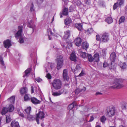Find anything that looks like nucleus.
Instances as JSON below:
<instances>
[{
  "label": "nucleus",
  "instance_id": "f257e3e1",
  "mask_svg": "<svg viewBox=\"0 0 127 127\" xmlns=\"http://www.w3.org/2000/svg\"><path fill=\"white\" fill-rule=\"evenodd\" d=\"M123 80L121 79L115 78L113 83V85L111 88L113 89H119L124 87L123 84Z\"/></svg>",
  "mask_w": 127,
  "mask_h": 127
},
{
  "label": "nucleus",
  "instance_id": "f03ea898",
  "mask_svg": "<svg viewBox=\"0 0 127 127\" xmlns=\"http://www.w3.org/2000/svg\"><path fill=\"white\" fill-rule=\"evenodd\" d=\"M71 68L72 70L74 72L75 76H76L77 77L83 76L84 74L82 68H81L78 64L77 65L74 69H73L72 67Z\"/></svg>",
  "mask_w": 127,
  "mask_h": 127
},
{
  "label": "nucleus",
  "instance_id": "7ed1b4c3",
  "mask_svg": "<svg viewBox=\"0 0 127 127\" xmlns=\"http://www.w3.org/2000/svg\"><path fill=\"white\" fill-rule=\"evenodd\" d=\"M52 85L55 89H60L62 87V81L59 79H55L53 81Z\"/></svg>",
  "mask_w": 127,
  "mask_h": 127
},
{
  "label": "nucleus",
  "instance_id": "20e7f679",
  "mask_svg": "<svg viewBox=\"0 0 127 127\" xmlns=\"http://www.w3.org/2000/svg\"><path fill=\"white\" fill-rule=\"evenodd\" d=\"M57 68L58 70L60 69L62 67L63 64V57L62 56H59L57 57Z\"/></svg>",
  "mask_w": 127,
  "mask_h": 127
},
{
  "label": "nucleus",
  "instance_id": "39448f33",
  "mask_svg": "<svg viewBox=\"0 0 127 127\" xmlns=\"http://www.w3.org/2000/svg\"><path fill=\"white\" fill-rule=\"evenodd\" d=\"M109 35L108 33L105 32L101 34V42H107L109 41Z\"/></svg>",
  "mask_w": 127,
  "mask_h": 127
},
{
  "label": "nucleus",
  "instance_id": "423d86ee",
  "mask_svg": "<svg viewBox=\"0 0 127 127\" xmlns=\"http://www.w3.org/2000/svg\"><path fill=\"white\" fill-rule=\"evenodd\" d=\"M115 108L113 106L108 107L107 109V114L109 117L113 116L115 113Z\"/></svg>",
  "mask_w": 127,
  "mask_h": 127
},
{
  "label": "nucleus",
  "instance_id": "0eeeda50",
  "mask_svg": "<svg viewBox=\"0 0 127 127\" xmlns=\"http://www.w3.org/2000/svg\"><path fill=\"white\" fill-rule=\"evenodd\" d=\"M110 59L112 62H115L116 59V53L113 52L110 54ZM111 65H112V63L111 62L110 64Z\"/></svg>",
  "mask_w": 127,
  "mask_h": 127
},
{
  "label": "nucleus",
  "instance_id": "6e6552de",
  "mask_svg": "<svg viewBox=\"0 0 127 127\" xmlns=\"http://www.w3.org/2000/svg\"><path fill=\"white\" fill-rule=\"evenodd\" d=\"M63 75L64 81H68L69 80V78L68 76L67 71L66 69H64L63 71Z\"/></svg>",
  "mask_w": 127,
  "mask_h": 127
},
{
  "label": "nucleus",
  "instance_id": "1a4fd4ad",
  "mask_svg": "<svg viewBox=\"0 0 127 127\" xmlns=\"http://www.w3.org/2000/svg\"><path fill=\"white\" fill-rule=\"evenodd\" d=\"M4 47L6 48H8L11 45V41L9 39H7L4 40L3 42Z\"/></svg>",
  "mask_w": 127,
  "mask_h": 127
},
{
  "label": "nucleus",
  "instance_id": "9d476101",
  "mask_svg": "<svg viewBox=\"0 0 127 127\" xmlns=\"http://www.w3.org/2000/svg\"><path fill=\"white\" fill-rule=\"evenodd\" d=\"M82 42V39L79 37H77L74 41L76 45L78 47H79L80 45Z\"/></svg>",
  "mask_w": 127,
  "mask_h": 127
},
{
  "label": "nucleus",
  "instance_id": "9b49d317",
  "mask_svg": "<svg viewBox=\"0 0 127 127\" xmlns=\"http://www.w3.org/2000/svg\"><path fill=\"white\" fill-rule=\"evenodd\" d=\"M64 92L63 90L61 89L58 92H54L53 91H52V95L54 96H57L61 95Z\"/></svg>",
  "mask_w": 127,
  "mask_h": 127
},
{
  "label": "nucleus",
  "instance_id": "f8f14e48",
  "mask_svg": "<svg viewBox=\"0 0 127 127\" xmlns=\"http://www.w3.org/2000/svg\"><path fill=\"white\" fill-rule=\"evenodd\" d=\"M31 101L32 103L36 105L40 103V102L39 100L34 97H31Z\"/></svg>",
  "mask_w": 127,
  "mask_h": 127
},
{
  "label": "nucleus",
  "instance_id": "ddd939ff",
  "mask_svg": "<svg viewBox=\"0 0 127 127\" xmlns=\"http://www.w3.org/2000/svg\"><path fill=\"white\" fill-rule=\"evenodd\" d=\"M89 46V44L87 41H85L82 42L81 47L82 49L87 50Z\"/></svg>",
  "mask_w": 127,
  "mask_h": 127
},
{
  "label": "nucleus",
  "instance_id": "4468645a",
  "mask_svg": "<svg viewBox=\"0 0 127 127\" xmlns=\"http://www.w3.org/2000/svg\"><path fill=\"white\" fill-rule=\"evenodd\" d=\"M119 65L122 69L124 70L127 67L126 63V62H123L120 61L119 63Z\"/></svg>",
  "mask_w": 127,
  "mask_h": 127
},
{
  "label": "nucleus",
  "instance_id": "2eb2a0df",
  "mask_svg": "<svg viewBox=\"0 0 127 127\" xmlns=\"http://www.w3.org/2000/svg\"><path fill=\"white\" fill-rule=\"evenodd\" d=\"M25 118L30 121H32L34 120V118L33 116L30 114L28 115H25Z\"/></svg>",
  "mask_w": 127,
  "mask_h": 127
},
{
  "label": "nucleus",
  "instance_id": "dca6fc26",
  "mask_svg": "<svg viewBox=\"0 0 127 127\" xmlns=\"http://www.w3.org/2000/svg\"><path fill=\"white\" fill-rule=\"evenodd\" d=\"M10 126L11 127H20L18 123L15 121H13L11 122Z\"/></svg>",
  "mask_w": 127,
  "mask_h": 127
},
{
  "label": "nucleus",
  "instance_id": "f3484780",
  "mask_svg": "<svg viewBox=\"0 0 127 127\" xmlns=\"http://www.w3.org/2000/svg\"><path fill=\"white\" fill-rule=\"evenodd\" d=\"M36 117L42 119L44 117V114L43 112H39L37 114Z\"/></svg>",
  "mask_w": 127,
  "mask_h": 127
},
{
  "label": "nucleus",
  "instance_id": "a211bd4d",
  "mask_svg": "<svg viewBox=\"0 0 127 127\" xmlns=\"http://www.w3.org/2000/svg\"><path fill=\"white\" fill-rule=\"evenodd\" d=\"M28 92V89L26 87H24L22 88L20 90V93L21 95L26 94Z\"/></svg>",
  "mask_w": 127,
  "mask_h": 127
},
{
  "label": "nucleus",
  "instance_id": "6ab92c4d",
  "mask_svg": "<svg viewBox=\"0 0 127 127\" xmlns=\"http://www.w3.org/2000/svg\"><path fill=\"white\" fill-rule=\"evenodd\" d=\"M76 56L75 55L73 52L71 54L70 59L71 61L75 62L76 61Z\"/></svg>",
  "mask_w": 127,
  "mask_h": 127
},
{
  "label": "nucleus",
  "instance_id": "aec40b11",
  "mask_svg": "<svg viewBox=\"0 0 127 127\" xmlns=\"http://www.w3.org/2000/svg\"><path fill=\"white\" fill-rule=\"evenodd\" d=\"M28 27L29 28L32 29L33 31L34 24V22L33 21L31 20L30 22L28 23Z\"/></svg>",
  "mask_w": 127,
  "mask_h": 127
},
{
  "label": "nucleus",
  "instance_id": "412c9836",
  "mask_svg": "<svg viewBox=\"0 0 127 127\" xmlns=\"http://www.w3.org/2000/svg\"><path fill=\"white\" fill-rule=\"evenodd\" d=\"M93 61L95 62H98L99 60V56L98 54H95L93 56Z\"/></svg>",
  "mask_w": 127,
  "mask_h": 127
},
{
  "label": "nucleus",
  "instance_id": "4be33fe9",
  "mask_svg": "<svg viewBox=\"0 0 127 127\" xmlns=\"http://www.w3.org/2000/svg\"><path fill=\"white\" fill-rule=\"evenodd\" d=\"M75 27L80 31H81L82 30V25L80 23H76L75 24Z\"/></svg>",
  "mask_w": 127,
  "mask_h": 127
},
{
  "label": "nucleus",
  "instance_id": "5701e85b",
  "mask_svg": "<svg viewBox=\"0 0 127 127\" xmlns=\"http://www.w3.org/2000/svg\"><path fill=\"white\" fill-rule=\"evenodd\" d=\"M64 22L65 25H67L72 22V20L70 18H67L65 19Z\"/></svg>",
  "mask_w": 127,
  "mask_h": 127
},
{
  "label": "nucleus",
  "instance_id": "b1692460",
  "mask_svg": "<svg viewBox=\"0 0 127 127\" xmlns=\"http://www.w3.org/2000/svg\"><path fill=\"white\" fill-rule=\"evenodd\" d=\"M65 34L64 35L63 38L66 39H67L70 36V31L68 30L64 32Z\"/></svg>",
  "mask_w": 127,
  "mask_h": 127
},
{
  "label": "nucleus",
  "instance_id": "393cba45",
  "mask_svg": "<svg viewBox=\"0 0 127 127\" xmlns=\"http://www.w3.org/2000/svg\"><path fill=\"white\" fill-rule=\"evenodd\" d=\"M6 121V123H8L10 122L11 120L10 115L9 114H7L5 115Z\"/></svg>",
  "mask_w": 127,
  "mask_h": 127
},
{
  "label": "nucleus",
  "instance_id": "a878e982",
  "mask_svg": "<svg viewBox=\"0 0 127 127\" xmlns=\"http://www.w3.org/2000/svg\"><path fill=\"white\" fill-rule=\"evenodd\" d=\"M8 111V108L6 107H3L2 109L1 114L2 115L5 114Z\"/></svg>",
  "mask_w": 127,
  "mask_h": 127
},
{
  "label": "nucleus",
  "instance_id": "bb28decb",
  "mask_svg": "<svg viewBox=\"0 0 127 127\" xmlns=\"http://www.w3.org/2000/svg\"><path fill=\"white\" fill-rule=\"evenodd\" d=\"M62 14L64 15L67 16L68 14V9L66 7L64 8L62 12Z\"/></svg>",
  "mask_w": 127,
  "mask_h": 127
},
{
  "label": "nucleus",
  "instance_id": "cd10ccee",
  "mask_svg": "<svg viewBox=\"0 0 127 127\" xmlns=\"http://www.w3.org/2000/svg\"><path fill=\"white\" fill-rule=\"evenodd\" d=\"M15 98L14 96H13L9 98L8 100L11 103L13 104L14 102Z\"/></svg>",
  "mask_w": 127,
  "mask_h": 127
},
{
  "label": "nucleus",
  "instance_id": "c85d7f7f",
  "mask_svg": "<svg viewBox=\"0 0 127 127\" xmlns=\"http://www.w3.org/2000/svg\"><path fill=\"white\" fill-rule=\"evenodd\" d=\"M105 21L108 24L112 23L113 22V20L111 17H108L105 20Z\"/></svg>",
  "mask_w": 127,
  "mask_h": 127
},
{
  "label": "nucleus",
  "instance_id": "c756f323",
  "mask_svg": "<svg viewBox=\"0 0 127 127\" xmlns=\"http://www.w3.org/2000/svg\"><path fill=\"white\" fill-rule=\"evenodd\" d=\"M93 57H92L91 54H88V60L90 62H92L93 61Z\"/></svg>",
  "mask_w": 127,
  "mask_h": 127
},
{
  "label": "nucleus",
  "instance_id": "7c9ffc66",
  "mask_svg": "<svg viewBox=\"0 0 127 127\" xmlns=\"http://www.w3.org/2000/svg\"><path fill=\"white\" fill-rule=\"evenodd\" d=\"M24 100L25 101L31 100L30 95L28 94H26L24 96Z\"/></svg>",
  "mask_w": 127,
  "mask_h": 127
},
{
  "label": "nucleus",
  "instance_id": "2f4dec72",
  "mask_svg": "<svg viewBox=\"0 0 127 127\" xmlns=\"http://www.w3.org/2000/svg\"><path fill=\"white\" fill-rule=\"evenodd\" d=\"M8 111L9 112H12L14 110V107L13 105L12 104H10L8 107Z\"/></svg>",
  "mask_w": 127,
  "mask_h": 127
},
{
  "label": "nucleus",
  "instance_id": "473e14b6",
  "mask_svg": "<svg viewBox=\"0 0 127 127\" xmlns=\"http://www.w3.org/2000/svg\"><path fill=\"white\" fill-rule=\"evenodd\" d=\"M31 107H29L25 110V111L26 112V113L25 115H28L30 114V112L31 110Z\"/></svg>",
  "mask_w": 127,
  "mask_h": 127
},
{
  "label": "nucleus",
  "instance_id": "72a5a7b5",
  "mask_svg": "<svg viewBox=\"0 0 127 127\" xmlns=\"http://www.w3.org/2000/svg\"><path fill=\"white\" fill-rule=\"evenodd\" d=\"M125 18L124 16H122L120 18L119 21V23L120 24L124 22L125 21Z\"/></svg>",
  "mask_w": 127,
  "mask_h": 127
},
{
  "label": "nucleus",
  "instance_id": "f704fd0d",
  "mask_svg": "<svg viewBox=\"0 0 127 127\" xmlns=\"http://www.w3.org/2000/svg\"><path fill=\"white\" fill-rule=\"evenodd\" d=\"M21 32L18 31L15 34V36L16 38H17L19 37H21Z\"/></svg>",
  "mask_w": 127,
  "mask_h": 127
},
{
  "label": "nucleus",
  "instance_id": "c9c22d12",
  "mask_svg": "<svg viewBox=\"0 0 127 127\" xmlns=\"http://www.w3.org/2000/svg\"><path fill=\"white\" fill-rule=\"evenodd\" d=\"M74 102H73L72 103H71V104H70L69 105L68 107V109L69 110H70L72 109L76 105H75L74 104Z\"/></svg>",
  "mask_w": 127,
  "mask_h": 127
},
{
  "label": "nucleus",
  "instance_id": "e433bc0d",
  "mask_svg": "<svg viewBox=\"0 0 127 127\" xmlns=\"http://www.w3.org/2000/svg\"><path fill=\"white\" fill-rule=\"evenodd\" d=\"M106 120V119L104 116H103L100 118V121L102 123H104Z\"/></svg>",
  "mask_w": 127,
  "mask_h": 127
},
{
  "label": "nucleus",
  "instance_id": "4c0bfd02",
  "mask_svg": "<svg viewBox=\"0 0 127 127\" xmlns=\"http://www.w3.org/2000/svg\"><path fill=\"white\" fill-rule=\"evenodd\" d=\"M31 69L30 68H29L27 69L25 71V73L26 76L28 74L30 73L31 71Z\"/></svg>",
  "mask_w": 127,
  "mask_h": 127
},
{
  "label": "nucleus",
  "instance_id": "58836bf2",
  "mask_svg": "<svg viewBox=\"0 0 127 127\" xmlns=\"http://www.w3.org/2000/svg\"><path fill=\"white\" fill-rule=\"evenodd\" d=\"M119 4L118 2L115 3L113 6V9L114 10L116 9Z\"/></svg>",
  "mask_w": 127,
  "mask_h": 127
},
{
  "label": "nucleus",
  "instance_id": "ea45409f",
  "mask_svg": "<svg viewBox=\"0 0 127 127\" xmlns=\"http://www.w3.org/2000/svg\"><path fill=\"white\" fill-rule=\"evenodd\" d=\"M96 39L98 41H99L101 42V36L100 37L99 35H96Z\"/></svg>",
  "mask_w": 127,
  "mask_h": 127
},
{
  "label": "nucleus",
  "instance_id": "a19ab883",
  "mask_svg": "<svg viewBox=\"0 0 127 127\" xmlns=\"http://www.w3.org/2000/svg\"><path fill=\"white\" fill-rule=\"evenodd\" d=\"M106 55V50L105 49L103 50L102 51V55L103 56H105Z\"/></svg>",
  "mask_w": 127,
  "mask_h": 127
},
{
  "label": "nucleus",
  "instance_id": "79ce46f5",
  "mask_svg": "<svg viewBox=\"0 0 127 127\" xmlns=\"http://www.w3.org/2000/svg\"><path fill=\"white\" fill-rule=\"evenodd\" d=\"M81 92L80 89L78 88L76 89L75 91V94H78Z\"/></svg>",
  "mask_w": 127,
  "mask_h": 127
},
{
  "label": "nucleus",
  "instance_id": "37998d69",
  "mask_svg": "<svg viewBox=\"0 0 127 127\" xmlns=\"http://www.w3.org/2000/svg\"><path fill=\"white\" fill-rule=\"evenodd\" d=\"M46 77L49 79H50L52 78L51 75L49 73H48L46 74Z\"/></svg>",
  "mask_w": 127,
  "mask_h": 127
},
{
  "label": "nucleus",
  "instance_id": "c03bdc74",
  "mask_svg": "<svg viewBox=\"0 0 127 127\" xmlns=\"http://www.w3.org/2000/svg\"><path fill=\"white\" fill-rule=\"evenodd\" d=\"M109 66V64L106 62H104L103 63V67H106Z\"/></svg>",
  "mask_w": 127,
  "mask_h": 127
},
{
  "label": "nucleus",
  "instance_id": "a18cd8bd",
  "mask_svg": "<svg viewBox=\"0 0 127 127\" xmlns=\"http://www.w3.org/2000/svg\"><path fill=\"white\" fill-rule=\"evenodd\" d=\"M93 31V30L92 28H89L87 30V32L89 33H91Z\"/></svg>",
  "mask_w": 127,
  "mask_h": 127
},
{
  "label": "nucleus",
  "instance_id": "49530a36",
  "mask_svg": "<svg viewBox=\"0 0 127 127\" xmlns=\"http://www.w3.org/2000/svg\"><path fill=\"white\" fill-rule=\"evenodd\" d=\"M87 53L86 52H83L82 53V56L83 58H85L86 57Z\"/></svg>",
  "mask_w": 127,
  "mask_h": 127
},
{
  "label": "nucleus",
  "instance_id": "de8ad7c7",
  "mask_svg": "<svg viewBox=\"0 0 127 127\" xmlns=\"http://www.w3.org/2000/svg\"><path fill=\"white\" fill-rule=\"evenodd\" d=\"M18 114L19 115V116H20L22 117L23 118H25V115L24 116L23 113H21V112H19V113Z\"/></svg>",
  "mask_w": 127,
  "mask_h": 127
},
{
  "label": "nucleus",
  "instance_id": "09e8293b",
  "mask_svg": "<svg viewBox=\"0 0 127 127\" xmlns=\"http://www.w3.org/2000/svg\"><path fill=\"white\" fill-rule=\"evenodd\" d=\"M35 80L38 83L39 82L42 81V79L39 77L35 79Z\"/></svg>",
  "mask_w": 127,
  "mask_h": 127
},
{
  "label": "nucleus",
  "instance_id": "8fccbe9b",
  "mask_svg": "<svg viewBox=\"0 0 127 127\" xmlns=\"http://www.w3.org/2000/svg\"><path fill=\"white\" fill-rule=\"evenodd\" d=\"M23 27L22 26H19L18 27V31H20V32H22V30H23Z\"/></svg>",
  "mask_w": 127,
  "mask_h": 127
},
{
  "label": "nucleus",
  "instance_id": "3c124183",
  "mask_svg": "<svg viewBox=\"0 0 127 127\" xmlns=\"http://www.w3.org/2000/svg\"><path fill=\"white\" fill-rule=\"evenodd\" d=\"M94 119V118L93 116H91L90 117V119L89 121V122H91Z\"/></svg>",
  "mask_w": 127,
  "mask_h": 127
},
{
  "label": "nucleus",
  "instance_id": "603ef678",
  "mask_svg": "<svg viewBox=\"0 0 127 127\" xmlns=\"http://www.w3.org/2000/svg\"><path fill=\"white\" fill-rule=\"evenodd\" d=\"M120 0V1L119 2V5L120 6H121L123 3L124 2V0Z\"/></svg>",
  "mask_w": 127,
  "mask_h": 127
},
{
  "label": "nucleus",
  "instance_id": "864d4df0",
  "mask_svg": "<svg viewBox=\"0 0 127 127\" xmlns=\"http://www.w3.org/2000/svg\"><path fill=\"white\" fill-rule=\"evenodd\" d=\"M1 60H0V62L1 63V64L2 65H3L4 66V61H3L2 58V57H1Z\"/></svg>",
  "mask_w": 127,
  "mask_h": 127
},
{
  "label": "nucleus",
  "instance_id": "5fc2aeb1",
  "mask_svg": "<svg viewBox=\"0 0 127 127\" xmlns=\"http://www.w3.org/2000/svg\"><path fill=\"white\" fill-rule=\"evenodd\" d=\"M86 89L85 87H84L82 89H80V92H84L86 90Z\"/></svg>",
  "mask_w": 127,
  "mask_h": 127
},
{
  "label": "nucleus",
  "instance_id": "6e6d98bb",
  "mask_svg": "<svg viewBox=\"0 0 127 127\" xmlns=\"http://www.w3.org/2000/svg\"><path fill=\"white\" fill-rule=\"evenodd\" d=\"M19 42L20 43H23L24 42V39L23 38H19Z\"/></svg>",
  "mask_w": 127,
  "mask_h": 127
},
{
  "label": "nucleus",
  "instance_id": "4d7b16f0",
  "mask_svg": "<svg viewBox=\"0 0 127 127\" xmlns=\"http://www.w3.org/2000/svg\"><path fill=\"white\" fill-rule=\"evenodd\" d=\"M122 108L123 109H125L127 108L126 105H122Z\"/></svg>",
  "mask_w": 127,
  "mask_h": 127
},
{
  "label": "nucleus",
  "instance_id": "13d9d810",
  "mask_svg": "<svg viewBox=\"0 0 127 127\" xmlns=\"http://www.w3.org/2000/svg\"><path fill=\"white\" fill-rule=\"evenodd\" d=\"M31 93L32 94L34 93V88L33 86L31 87Z\"/></svg>",
  "mask_w": 127,
  "mask_h": 127
},
{
  "label": "nucleus",
  "instance_id": "bf43d9fd",
  "mask_svg": "<svg viewBox=\"0 0 127 127\" xmlns=\"http://www.w3.org/2000/svg\"><path fill=\"white\" fill-rule=\"evenodd\" d=\"M38 118H39L38 117H36V121L37 122V124H39V120Z\"/></svg>",
  "mask_w": 127,
  "mask_h": 127
},
{
  "label": "nucleus",
  "instance_id": "052dcab7",
  "mask_svg": "<svg viewBox=\"0 0 127 127\" xmlns=\"http://www.w3.org/2000/svg\"><path fill=\"white\" fill-rule=\"evenodd\" d=\"M73 9L72 7L70 6L69 8V11L70 12H72L73 11Z\"/></svg>",
  "mask_w": 127,
  "mask_h": 127
},
{
  "label": "nucleus",
  "instance_id": "680f3d73",
  "mask_svg": "<svg viewBox=\"0 0 127 127\" xmlns=\"http://www.w3.org/2000/svg\"><path fill=\"white\" fill-rule=\"evenodd\" d=\"M102 93H100V92H97L96 94V95H101L102 94Z\"/></svg>",
  "mask_w": 127,
  "mask_h": 127
},
{
  "label": "nucleus",
  "instance_id": "e2e57ef3",
  "mask_svg": "<svg viewBox=\"0 0 127 127\" xmlns=\"http://www.w3.org/2000/svg\"><path fill=\"white\" fill-rule=\"evenodd\" d=\"M33 6H32L30 8V10L31 11L34 10V9L33 8Z\"/></svg>",
  "mask_w": 127,
  "mask_h": 127
},
{
  "label": "nucleus",
  "instance_id": "0e129e2a",
  "mask_svg": "<svg viewBox=\"0 0 127 127\" xmlns=\"http://www.w3.org/2000/svg\"><path fill=\"white\" fill-rule=\"evenodd\" d=\"M17 111L18 112V114L19 113V112H21L20 111V110L19 108L17 109Z\"/></svg>",
  "mask_w": 127,
  "mask_h": 127
},
{
  "label": "nucleus",
  "instance_id": "69168bd1",
  "mask_svg": "<svg viewBox=\"0 0 127 127\" xmlns=\"http://www.w3.org/2000/svg\"><path fill=\"white\" fill-rule=\"evenodd\" d=\"M66 43L68 44V45H69V44H71V42L70 41H69V42H66Z\"/></svg>",
  "mask_w": 127,
  "mask_h": 127
},
{
  "label": "nucleus",
  "instance_id": "338daca9",
  "mask_svg": "<svg viewBox=\"0 0 127 127\" xmlns=\"http://www.w3.org/2000/svg\"><path fill=\"white\" fill-rule=\"evenodd\" d=\"M1 120H2V118L0 117V125H1Z\"/></svg>",
  "mask_w": 127,
  "mask_h": 127
},
{
  "label": "nucleus",
  "instance_id": "774afa93",
  "mask_svg": "<svg viewBox=\"0 0 127 127\" xmlns=\"http://www.w3.org/2000/svg\"><path fill=\"white\" fill-rule=\"evenodd\" d=\"M95 127H101L99 125H97Z\"/></svg>",
  "mask_w": 127,
  "mask_h": 127
}]
</instances>
